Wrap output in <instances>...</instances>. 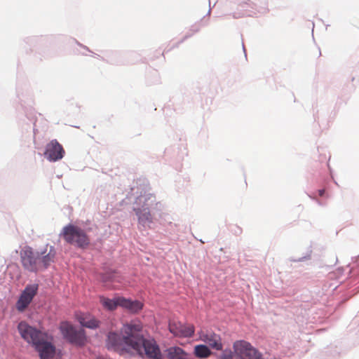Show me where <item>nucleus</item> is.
Returning a JSON list of instances; mask_svg holds the SVG:
<instances>
[{"instance_id": "obj_10", "label": "nucleus", "mask_w": 359, "mask_h": 359, "mask_svg": "<svg viewBox=\"0 0 359 359\" xmlns=\"http://www.w3.org/2000/svg\"><path fill=\"white\" fill-rule=\"evenodd\" d=\"M169 330L176 337H190L194 333L193 325H183L180 322H170Z\"/></svg>"}, {"instance_id": "obj_12", "label": "nucleus", "mask_w": 359, "mask_h": 359, "mask_svg": "<svg viewBox=\"0 0 359 359\" xmlns=\"http://www.w3.org/2000/svg\"><path fill=\"white\" fill-rule=\"evenodd\" d=\"M77 319L82 326L88 328L95 329L100 325V321L88 313H81Z\"/></svg>"}, {"instance_id": "obj_2", "label": "nucleus", "mask_w": 359, "mask_h": 359, "mask_svg": "<svg viewBox=\"0 0 359 359\" xmlns=\"http://www.w3.org/2000/svg\"><path fill=\"white\" fill-rule=\"evenodd\" d=\"M142 326L139 323L131 322L123 325L121 335L115 332H109L106 341V346L109 350L118 352L120 354L133 350L136 334L142 331Z\"/></svg>"}, {"instance_id": "obj_5", "label": "nucleus", "mask_w": 359, "mask_h": 359, "mask_svg": "<svg viewBox=\"0 0 359 359\" xmlns=\"http://www.w3.org/2000/svg\"><path fill=\"white\" fill-rule=\"evenodd\" d=\"M156 203V197L151 194H144L138 196L135 201L133 210L137 216L138 222L141 224L151 223L153 216L149 210V207Z\"/></svg>"}, {"instance_id": "obj_20", "label": "nucleus", "mask_w": 359, "mask_h": 359, "mask_svg": "<svg viewBox=\"0 0 359 359\" xmlns=\"http://www.w3.org/2000/svg\"><path fill=\"white\" fill-rule=\"evenodd\" d=\"M221 359H233L232 352L231 351H224L221 355Z\"/></svg>"}, {"instance_id": "obj_4", "label": "nucleus", "mask_w": 359, "mask_h": 359, "mask_svg": "<svg viewBox=\"0 0 359 359\" xmlns=\"http://www.w3.org/2000/svg\"><path fill=\"white\" fill-rule=\"evenodd\" d=\"M60 236L65 242L79 248H86L90 245V238L81 227L72 224L64 226Z\"/></svg>"}, {"instance_id": "obj_11", "label": "nucleus", "mask_w": 359, "mask_h": 359, "mask_svg": "<svg viewBox=\"0 0 359 359\" xmlns=\"http://www.w3.org/2000/svg\"><path fill=\"white\" fill-rule=\"evenodd\" d=\"M200 339L208 344L211 348L220 351L222 349V344L219 335L213 332L201 333Z\"/></svg>"}, {"instance_id": "obj_17", "label": "nucleus", "mask_w": 359, "mask_h": 359, "mask_svg": "<svg viewBox=\"0 0 359 359\" xmlns=\"http://www.w3.org/2000/svg\"><path fill=\"white\" fill-rule=\"evenodd\" d=\"M194 355L199 358H207L211 355V351L205 345H196L194 347Z\"/></svg>"}, {"instance_id": "obj_8", "label": "nucleus", "mask_w": 359, "mask_h": 359, "mask_svg": "<svg viewBox=\"0 0 359 359\" xmlns=\"http://www.w3.org/2000/svg\"><path fill=\"white\" fill-rule=\"evenodd\" d=\"M37 290L36 285H29L25 288L16 303L18 311L22 312L25 310L36 295Z\"/></svg>"}, {"instance_id": "obj_1", "label": "nucleus", "mask_w": 359, "mask_h": 359, "mask_svg": "<svg viewBox=\"0 0 359 359\" xmlns=\"http://www.w3.org/2000/svg\"><path fill=\"white\" fill-rule=\"evenodd\" d=\"M18 330L21 337L31 344L39 353L40 359H53L55 355V346L48 341V335L35 327L22 321L18 324Z\"/></svg>"}, {"instance_id": "obj_13", "label": "nucleus", "mask_w": 359, "mask_h": 359, "mask_svg": "<svg viewBox=\"0 0 359 359\" xmlns=\"http://www.w3.org/2000/svg\"><path fill=\"white\" fill-rule=\"evenodd\" d=\"M119 303H121V307L127 309L133 313L138 312L143 307V304L141 302L137 300L131 301L130 299H128L123 297L120 299Z\"/></svg>"}, {"instance_id": "obj_22", "label": "nucleus", "mask_w": 359, "mask_h": 359, "mask_svg": "<svg viewBox=\"0 0 359 359\" xmlns=\"http://www.w3.org/2000/svg\"><path fill=\"white\" fill-rule=\"evenodd\" d=\"M184 359H194V358L190 354H188Z\"/></svg>"}, {"instance_id": "obj_18", "label": "nucleus", "mask_w": 359, "mask_h": 359, "mask_svg": "<svg viewBox=\"0 0 359 359\" xmlns=\"http://www.w3.org/2000/svg\"><path fill=\"white\" fill-rule=\"evenodd\" d=\"M245 356L248 359H261L262 357L259 352L253 346L247 352Z\"/></svg>"}, {"instance_id": "obj_3", "label": "nucleus", "mask_w": 359, "mask_h": 359, "mask_svg": "<svg viewBox=\"0 0 359 359\" xmlns=\"http://www.w3.org/2000/svg\"><path fill=\"white\" fill-rule=\"evenodd\" d=\"M56 252L53 246L47 247L41 252H34L31 247H25L20 252V261L23 268L30 272L47 269L54 262Z\"/></svg>"}, {"instance_id": "obj_21", "label": "nucleus", "mask_w": 359, "mask_h": 359, "mask_svg": "<svg viewBox=\"0 0 359 359\" xmlns=\"http://www.w3.org/2000/svg\"><path fill=\"white\" fill-rule=\"evenodd\" d=\"M318 195H319L320 196H324V194H325V189H319V190L318 191Z\"/></svg>"}, {"instance_id": "obj_19", "label": "nucleus", "mask_w": 359, "mask_h": 359, "mask_svg": "<svg viewBox=\"0 0 359 359\" xmlns=\"http://www.w3.org/2000/svg\"><path fill=\"white\" fill-rule=\"evenodd\" d=\"M250 7V5L248 3L245 2V1H241L237 4V9L239 11H248V8Z\"/></svg>"}, {"instance_id": "obj_23", "label": "nucleus", "mask_w": 359, "mask_h": 359, "mask_svg": "<svg viewBox=\"0 0 359 359\" xmlns=\"http://www.w3.org/2000/svg\"><path fill=\"white\" fill-rule=\"evenodd\" d=\"M114 277H115V274H113V276H112L111 277H110V278H109V280H111V281H114Z\"/></svg>"}, {"instance_id": "obj_6", "label": "nucleus", "mask_w": 359, "mask_h": 359, "mask_svg": "<svg viewBox=\"0 0 359 359\" xmlns=\"http://www.w3.org/2000/svg\"><path fill=\"white\" fill-rule=\"evenodd\" d=\"M135 343L137 346H134L133 350L139 355L144 353L151 359H161L162 355L160 348L156 341L153 339H144L140 332L136 334Z\"/></svg>"}, {"instance_id": "obj_16", "label": "nucleus", "mask_w": 359, "mask_h": 359, "mask_svg": "<svg viewBox=\"0 0 359 359\" xmlns=\"http://www.w3.org/2000/svg\"><path fill=\"white\" fill-rule=\"evenodd\" d=\"M121 298L122 297L109 299L104 297H100V303L105 309L109 311H113L115 310L118 306H121V303H119V302Z\"/></svg>"}, {"instance_id": "obj_14", "label": "nucleus", "mask_w": 359, "mask_h": 359, "mask_svg": "<svg viewBox=\"0 0 359 359\" xmlns=\"http://www.w3.org/2000/svg\"><path fill=\"white\" fill-rule=\"evenodd\" d=\"M233 347L236 354L240 356H245L247 352L251 349L252 346L246 341L241 340L234 342Z\"/></svg>"}, {"instance_id": "obj_9", "label": "nucleus", "mask_w": 359, "mask_h": 359, "mask_svg": "<svg viewBox=\"0 0 359 359\" xmlns=\"http://www.w3.org/2000/svg\"><path fill=\"white\" fill-rule=\"evenodd\" d=\"M44 154L50 161H57L63 158L65 150L56 140H53L47 144Z\"/></svg>"}, {"instance_id": "obj_24", "label": "nucleus", "mask_w": 359, "mask_h": 359, "mask_svg": "<svg viewBox=\"0 0 359 359\" xmlns=\"http://www.w3.org/2000/svg\"><path fill=\"white\" fill-rule=\"evenodd\" d=\"M103 280H104V281H105V282H107V281L108 280V278H103Z\"/></svg>"}, {"instance_id": "obj_7", "label": "nucleus", "mask_w": 359, "mask_h": 359, "mask_svg": "<svg viewBox=\"0 0 359 359\" xmlns=\"http://www.w3.org/2000/svg\"><path fill=\"white\" fill-rule=\"evenodd\" d=\"M60 332L67 341L72 344L82 346L85 344L86 337L83 330H77L68 322H62L60 325Z\"/></svg>"}, {"instance_id": "obj_15", "label": "nucleus", "mask_w": 359, "mask_h": 359, "mask_svg": "<svg viewBox=\"0 0 359 359\" xmlns=\"http://www.w3.org/2000/svg\"><path fill=\"white\" fill-rule=\"evenodd\" d=\"M188 354L182 348L177 346H172L167 349L168 359H184Z\"/></svg>"}]
</instances>
